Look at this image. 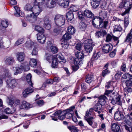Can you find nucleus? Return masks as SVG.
<instances>
[{"instance_id": "32", "label": "nucleus", "mask_w": 132, "mask_h": 132, "mask_svg": "<svg viewBox=\"0 0 132 132\" xmlns=\"http://www.w3.org/2000/svg\"><path fill=\"white\" fill-rule=\"evenodd\" d=\"M101 55V53L100 52L94 54L92 58V60L93 61H95L98 58L100 57Z\"/></svg>"}, {"instance_id": "31", "label": "nucleus", "mask_w": 132, "mask_h": 132, "mask_svg": "<svg viewBox=\"0 0 132 132\" xmlns=\"http://www.w3.org/2000/svg\"><path fill=\"white\" fill-rule=\"evenodd\" d=\"M61 32V29L60 27H55L53 29V32L54 35L56 36Z\"/></svg>"}, {"instance_id": "37", "label": "nucleus", "mask_w": 132, "mask_h": 132, "mask_svg": "<svg viewBox=\"0 0 132 132\" xmlns=\"http://www.w3.org/2000/svg\"><path fill=\"white\" fill-rule=\"evenodd\" d=\"M68 31L71 35L73 34L75 32V29L72 26L69 27L68 28Z\"/></svg>"}, {"instance_id": "15", "label": "nucleus", "mask_w": 132, "mask_h": 132, "mask_svg": "<svg viewBox=\"0 0 132 132\" xmlns=\"http://www.w3.org/2000/svg\"><path fill=\"white\" fill-rule=\"evenodd\" d=\"M124 122L128 125V126H132V119L129 115H127L124 117Z\"/></svg>"}, {"instance_id": "11", "label": "nucleus", "mask_w": 132, "mask_h": 132, "mask_svg": "<svg viewBox=\"0 0 132 132\" xmlns=\"http://www.w3.org/2000/svg\"><path fill=\"white\" fill-rule=\"evenodd\" d=\"M38 16V15L32 13L29 15H27V18L29 22L33 23L36 22V18Z\"/></svg>"}, {"instance_id": "13", "label": "nucleus", "mask_w": 132, "mask_h": 132, "mask_svg": "<svg viewBox=\"0 0 132 132\" xmlns=\"http://www.w3.org/2000/svg\"><path fill=\"white\" fill-rule=\"evenodd\" d=\"M97 18V20H98V19L99 20V28H103L104 29H106L108 23V21H106L104 22L103 24L102 25V24L103 22V20L100 17H96Z\"/></svg>"}, {"instance_id": "51", "label": "nucleus", "mask_w": 132, "mask_h": 132, "mask_svg": "<svg viewBox=\"0 0 132 132\" xmlns=\"http://www.w3.org/2000/svg\"><path fill=\"white\" fill-rule=\"evenodd\" d=\"M36 102L37 105L39 106H41L44 104V102L43 100H40L37 101L35 100Z\"/></svg>"}, {"instance_id": "14", "label": "nucleus", "mask_w": 132, "mask_h": 132, "mask_svg": "<svg viewBox=\"0 0 132 132\" xmlns=\"http://www.w3.org/2000/svg\"><path fill=\"white\" fill-rule=\"evenodd\" d=\"M124 9L130 10L132 5V0H124Z\"/></svg>"}, {"instance_id": "50", "label": "nucleus", "mask_w": 132, "mask_h": 132, "mask_svg": "<svg viewBox=\"0 0 132 132\" xmlns=\"http://www.w3.org/2000/svg\"><path fill=\"white\" fill-rule=\"evenodd\" d=\"M1 24L3 27L6 28L9 25L8 21L6 20L2 21Z\"/></svg>"}, {"instance_id": "47", "label": "nucleus", "mask_w": 132, "mask_h": 132, "mask_svg": "<svg viewBox=\"0 0 132 132\" xmlns=\"http://www.w3.org/2000/svg\"><path fill=\"white\" fill-rule=\"evenodd\" d=\"M129 18L128 15L126 16L124 19V23L125 26L126 27H127L129 23Z\"/></svg>"}, {"instance_id": "38", "label": "nucleus", "mask_w": 132, "mask_h": 132, "mask_svg": "<svg viewBox=\"0 0 132 132\" xmlns=\"http://www.w3.org/2000/svg\"><path fill=\"white\" fill-rule=\"evenodd\" d=\"M66 17L68 21H70L73 18V15L72 13L68 12L67 14Z\"/></svg>"}, {"instance_id": "26", "label": "nucleus", "mask_w": 132, "mask_h": 132, "mask_svg": "<svg viewBox=\"0 0 132 132\" xmlns=\"http://www.w3.org/2000/svg\"><path fill=\"white\" fill-rule=\"evenodd\" d=\"M24 45L27 48L29 49H30L34 46V43L30 40L27 41Z\"/></svg>"}, {"instance_id": "27", "label": "nucleus", "mask_w": 132, "mask_h": 132, "mask_svg": "<svg viewBox=\"0 0 132 132\" xmlns=\"http://www.w3.org/2000/svg\"><path fill=\"white\" fill-rule=\"evenodd\" d=\"M56 57L57 62V60L59 62L65 63L66 62V60L64 59L63 56L61 53H59Z\"/></svg>"}, {"instance_id": "59", "label": "nucleus", "mask_w": 132, "mask_h": 132, "mask_svg": "<svg viewBox=\"0 0 132 132\" xmlns=\"http://www.w3.org/2000/svg\"><path fill=\"white\" fill-rule=\"evenodd\" d=\"M121 70L124 72H125L126 71L127 68L126 66V65L125 64H122L121 67Z\"/></svg>"}, {"instance_id": "35", "label": "nucleus", "mask_w": 132, "mask_h": 132, "mask_svg": "<svg viewBox=\"0 0 132 132\" xmlns=\"http://www.w3.org/2000/svg\"><path fill=\"white\" fill-rule=\"evenodd\" d=\"M132 39V28L130 30V32L127 35L126 39L125 40L126 42H129Z\"/></svg>"}, {"instance_id": "42", "label": "nucleus", "mask_w": 132, "mask_h": 132, "mask_svg": "<svg viewBox=\"0 0 132 132\" xmlns=\"http://www.w3.org/2000/svg\"><path fill=\"white\" fill-rule=\"evenodd\" d=\"M32 6L31 4H27L24 7V9L26 11H32Z\"/></svg>"}, {"instance_id": "5", "label": "nucleus", "mask_w": 132, "mask_h": 132, "mask_svg": "<svg viewBox=\"0 0 132 132\" xmlns=\"http://www.w3.org/2000/svg\"><path fill=\"white\" fill-rule=\"evenodd\" d=\"M18 79H9L7 80V84L8 87L13 89L18 84Z\"/></svg>"}, {"instance_id": "9", "label": "nucleus", "mask_w": 132, "mask_h": 132, "mask_svg": "<svg viewBox=\"0 0 132 132\" xmlns=\"http://www.w3.org/2000/svg\"><path fill=\"white\" fill-rule=\"evenodd\" d=\"M112 90H106L104 93V95L100 96L99 97V99H107L110 98V99H112V98L111 97V96L109 94L111 93L112 92Z\"/></svg>"}, {"instance_id": "7", "label": "nucleus", "mask_w": 132, "mask_h": 132, "mask_svg": "<svg viewBox=\"0 0 132 132\" xmlns=\"http://www.w3.org/2000/svg\"><path fill=\"white\" fill-rule=\"evenodd\" d=\"M75 108V107L74 106H73L70 107L69 109L67 110L66 113L64 114L65 118L69 119L71 118L72 117L73 113V110Z\"/></svg>"}, {"instance_id": "34", "label": "nucleus", "mask_w": 132, "mask_h": 132, "mask_svg": "<svg viewBox=\"0 0 132 132\" xmlns=\"http://www.w3.org/2000/svg\"><path fill=\"white\" fill-rule=\"evenodd\" d=\"M71 38V35L68 32H66L63 36L62 39L68 41Z\"/></svg>"}, {"instance_id": "16", "label": "nucleus", "mask_w": 132, "mask_h": 132, "mask_svg": "<svg viewBox=\"0 0 132 132\" xmlns=\"http://www.w3.org/2000/svg\"><path fill=\"white\" fill-rule=\"evenodd\" d=\"M114 117L116 120H119L124 119V116L121 112H118L114 114Z\"/></svg>"}, {"instance_id": "18", "label": "nucleus", "mask_w": 132, "mask_h": 132, "mask_svg": "<svg viewBox=\"0 0 132 132\" xmlns=\"http://www.w3.org/2000/svg\"><path fill=\"white\" fill-rule=\"evenodd\" d=\"M5 63L7 65H10L14 62L13 58L11 57H6L4 59Z\"/></svg>"}, {"instance_id": "29", "label": "nucleus", "mask_w": 132, "mask_h": 132, "mask_svg": "<svg viewBox=\"0 0 132 132\" xmlns=\"http://www.w3.org/2000/svg\"><path fill=\"white\" fill-rule=\"evenodd\" d=\"M93 75H87L86 77V81L88 83H91L93 81Z\"/></svg>"}, {"instance_id": "2", "label": "nucleus", "mask_w": 132, "mask_h": 132, "mask_svg": "<svg viewBox=\"0 0 132 132\" xmlns=\"http://www.w3.org/2000/svg\"><path fill=\"white\" fill-rule=\"evenodd\" d=\"M54 20L55 24L58 26L61 27L65 24V18L62 15L59 14L56 15L54 18Z\"/></svg>"}, {"instance_id": "23", "label": "nucleus", "mask_w": 132, "mask_h": 132, "mask_svg": "<svg viewBox=\"0 0 132 132\" xmlns=\"http://www.w3.org/2000/svg\"><path fill=\"white\" fill-rule=\"evenodd\" d=\"M24 54L22 52L18 53L16 55L17 59L20 62L23 61L24 60Z\"/></svg>"}, {"instance_id": "30", "label": "nucleus", "mask_w": 132, "mask_h": 132, "mask_svg": "<svg viewBox=\"0 0 132 132\" xmlns=\"http://www.w3.org/2000/svg\"><path fill=\"white\" fill-rule=\"evenodd\" d=\"M75 55L76 58L82 60L84 58V55L83 52L82 51L78 52V51H77Z\"/></svg>"}, {"instance_id": "63", "label": "nucleus", "mask_w": 132, "mask_h": 132, "mask_svg": "<svg viewBox=\"0 0 132 132\" xmlns=\"http://www.w3.org/2000/svg\"><path fill=\"white\" fill-rule=\"evenodd\" d=\"M30 121L28 120L26 121L24 123L23 127L25 128H27L30 125Z\"/></svg>"}, {"instance_id": "19", "label": "nucleus", "mask_w": 132, "mask_h": 132, "mask_svg": "<svg viewBox=\"0 0 132 132\" xmlns=\"http://www.w3.org/2000/svg\"><path fill=\"white\" fill-rule=\"evenodd\" d=\"M33 91V90L31 87L27 88L23 92V95L24 97H26L29 94L32 93Z\"/></svg>"}, {"instance_id": "61", "label": "nucleus", "mask_w": 132, "mask_h": 132, "mask_svg": "<svg viewBox=\"0 0 132 132\" xmlns=\"http://www.w3.org/2000/svg\"><path fill=\"white\" fill-rule=\"evenodd\" d=\"M116 52V50L114 49V50L111 52L109 54V56L111 57H113L115 56Z\"/></svg>"}, {"instance_id": "45", "label": "nucleus", "mask_w": 132, "mask_h": 132, "mask_svg": "<svg viewBox=\"0 0 132 132\" xmlns=\"http://www.w3.org/2000/svg\"><path fill=\"white\" fill-rule=\"evenodd\" d=\"M78 125L81 127V128L82 130L88 129L87 127L84 126V123L82 121H79L78 123Z\"/></svg>"}, {"instance_id": "40", "label": "nucleus", "mask_w": 132, "mask_h": 132, "mask_svg": "<svg viewBox=\"0 0 132 132\" xmlns=\"http://www.w3.org/2000/svg\"><path fill=\"white\" fill-rule=\"evenodd\" d=\"M37 63L35 59H31L30 61L29 64L32 67H35L37 65Z\"/></svg>"}, {"instance_id": "21", "label": "nucleus", "mask_w": 132, "mask_h": 132, "mask_svg": "<svg viewBox=\"0 0 132 132\" xmlns=\"http://www.w3.org/2000/svg\"><path fill=\"white\" fill-rule=\"evenodd\" d=\"M84 16L87 18H94V15L90 10H86L84 12Z\"/></svg>"}, {"instance_id": "52", "label": "nucleus", "mask_w": 132, "mask_h": 132, "mask_svg": "<svg viewBox=\"0 0 132 132\" xmlns=\"http://www.w3.org/2000/svg\"><path fill=\"white\" fill-rule=\"evenodd\" d=\"M52 52L53 53H55L57 52L58 51V49L55 46H51L50 47Z\"/></svg>"}, {"instance_id": "39", "label": "nucleus", "mask_w": 132, "mask_h": 132, "mask_svg": "<svg viewBox=\"0 0 132 132\" xmlns=\"http://www.w3.org/2000/svg\"><path fill=\"white\" fill-rule=\"evenodd\" d=\"M82 60V59L76 58L74 60V64L78 65H80L82 64L83 61Z\"/></svg>"}, {"instance_id": "48", "label": "nucleus", "mask_w": 132, "mask_h": 132, "mask_svg": "<svg viewBox=\"0 0 132 132\" xmlns=\"http://www.w3.org/2000/svg\"><path fill=\"white\" fill-rule=\"evenodd\" d=\"M102 108V106L100 105L99 104L97 103L95 105L94 107V110L95 111H97L98 110H100Z\"/></svg>"}, {"instance_id": "17", "label": "nucleus", "mask_w": 132, "mask_h": 132, "mask_svg": "<svg viewBox=\"0 0 132 132\" xmlns=\"http://www.w3.org/2000/svg\"><path fill=\"white\" fill-rule=\"evenodd\" d=\"M111 129L114 132H120L121 130L119 126L117 123H113L111 124Z\"/></svg>"}, {"instance_id": "55", "label": "nucleus", "mask_w": 132, "mask_h": 132, "mask_svg": "<svg viewBox=\"0 0 132 132\" xmlns=\"http://www.w3.org/2000/svg\"><path fill=\"white\" fill-rule=\"evenodd\" d=\"M55 0H52L51 2V5L50 6H48L47 5V6L49 8H53L55 6Z\"/></svg>"}, {"instance_id": "25", "label": "nucleus", "mask_w": 132, "mask_h": 132, "mask_svg": "<svg viewBox=\"0 0 132 132\" xmlns=\"http://www.w3.org/2000/svg\"><path fill=\"white\" fill-rule=\"evenodd\" d=\"M33 106L31 104L27 102H26L23 101H22L21 107L22 109L29 108L33 107Z\"/></svg>"}, {"instance_id": "12", "label": "nucleus", "mask_w": 132, "mask_h": 132, "mask_svg": "<svg viewBox=\"0 0 132 132\" xmlns=\"http://www.w3.org/2000/svg\"><path fill=\"white\" fill-rule=\"evenodd\" d=\"M13 69V71L14 72V75H16L22 72L24 69V67L22 65H20L15 68L14 67Z\"/></svg>"}, {"instance_id": "49", "label": "nucleus", "mask_w": 132, "mask_h": 132, "mask_svg": "<svg viewBox=\"0 0 132 132\" xmlns=\"http://www.w3.org/2000/svg\"><path fill=\"white\" fill-rule=\"evenodd\" d=\"M35 29L36 31L41 33V32H43L44 31V29L43 28L38 26H35Z\"/></svg>"}, {"instance_id": "10", "label": "nucleus", "mask_w": 132, "mask_h": 132, "mask_svg": "<svg viewBox=\"0 0 132 132\" xmlns=\"http://www.w3.org/2000/svg\"><path fill=\"white\" fill-rule=\"evenodd\" d=\"M113 48V46L111 44H106L102 47L103 51L106 53H108L111 51Z\"/></svg>"}, {"instance_id": "53", "label": "nucleus", "mask_w": 132, "mask_h": 132, "mask_svg": "<svg viewBox=\"0 0 132 132\" xmlns=\"http://www.w3.org/2000/svg\"><path fill=\"white\" fill-rule=\"evenodd\" d=\"M23 40H24L23 38H21L18 40L15 43V45L16 46L19 45L23 43Z\"/></svg>"}, {"instance_id": "46", "label": "nucleus", "mask_w": 132, "mask_h": 132, "mask_svg": "<svg viewBox=\"0 0 132 132\" xmlns=\"http://www.w3.org/2000/svg\"><path fill=\"white\" fill-rule=\"evenodd\" d=\"M122 28L119 25H117L114 26V31H121L122 30Z\"/></svg>"}, {"instance_id": "36", "label": "nucleus", "mask_w": 132, "mask_h": 132, "mask_svg": "<svg viewBox=\"0 0 132 132\" xmlns=\"http://www.w3.org/2000/svg\"><path fill=\"white\" fill-rule=\"evenodd\" d=\"M63 2L59 3L60 5L64 8L67 7L69 5V0H63Z\"/></svg>"}, {"instance_id": "28", "label": "nucleus", "mask_w": 132, "mask_h": 132, "mask_svg": "<svg viewBox=\"0 0 132 132\" xmlns=\"http://www.w3.org/2000/svg\"><path fill=\"white\" fill-rule=\"evenodd\" d=\"M131 75L129 73H126L124 74L122 77L121 81H124L127 80H130Z\"/></svg>"}, {"instance_id": "44", "label": "nucleus", "mask_w": 132, "mask_h": 132, "mask_svg": "<svg viewBox=\"0 0 132 132\" xmlns=\"http://www.w3.org/2000/svg\"><path fill=\"white\" fill-rule=\"evenodd\" d=\"M81 47L82 46L80 43L77 44L75 46V52H76L77 51H78V52L81 51Z\"/></svg>"}, {"instance_id": "56", "label": "nucleus", "mask_w": 132, "mask_h": 132, "mask_svg": "<svg viewBox=\"0 0 132 132\" xmlns=\"http://www.w3.org/2000/svg\"><path fill=\"white\" fill-rule=\"evenodd\" d=\"M125 83L127 87H130L132 85V81L131 80H126Z\"/></svg>"}, {"instance_id": "3", "label": "nucleus", "mask_w": 132, "mask_h": 132, "mask_svg": "<svg viewBox=\"0 0 132 132\" xmlns=\"http://www.w3.org/2000/svg\"><path fill=\"white\" fill-rule=\"evenodd\" d=\"M84 47L86 52L88 54L90 53L92 50L94 46L92 39H88L85 40Z\"/></svg>"}, {"instance_id": "58", "label": "nucleus", "mask_w": 132, "mask_h": 132, "mask_svg": "<svg viewBox=\"0 0 132 132\" xmlns=\"http://www.w3.org/2000/svg\"><path fill=\"white\" fill-rule=\"evenodd\" d=\"M4 112L6 114H11L13 113V112L8 108L5 109Z\"/></svg>"}, {"instance_id": "62", "label": "nucleus", "mask_w": 132, "mask_h": 132, "mask_svg": "<svg viewBox=\"0 0 132 132\" xmlns=\"http://www.w3.org/2000/svg\"><path fill=\"white\" fill-rule=\"evenodd\" d=\"M99 104L100 105H104L105 103V100H99L98 102L97 103Z\"/></svg>"}, {"instance_id": "41", "label": "nucleus", "mask_w": 132, "mask_h": 132, "mask_svg": "<svg viewBox=\"0 0 132 132\" xmlns=\"http://www.w3.org/2000/svg\"><path fill=\"white\" fill-rule=\"evenodd\" d=\"M86 25L83 22H81L79 24V27L82 31H84L86 28Z\"/></svg>"}, {"instance_id": "1", "label": "nucleus", "mask_w": 132, "mask_h": 132, "mask_svg": "<svg viewBox=\"0 0 132 132\" xmlns=\"http://www.w3.org/2000/svg\"><path fill=\"white\" fill-rule=\"evenodd\" d=\"M50 0H35V3H37L38 5H34L32 7V13L35 15H38L40 12L42 11V8L40 7L39 5H43L44 2L46 1H49Z\"/></svg>"}, {"instance_id": "24", "label": "nucleus", "mask_w": 132, "mask_h": 132, "mask_svg": "<svg viewBox=\"0 0 132 132\" xmlns=\"http://www.w3.org/2000/svg\"><path fill=\"white\" fill-rule=\"evenodd\" d=\"M100 0H96L92 1L91 2V4L93 8L96 9L98 7L100 3Z\"/></svg>"}, {"instance_id": "60", "label": "nucleus", "mask_w": 132, "mask_h": 132, "mask_svg": "<svg viewBox=\"0 0 132 132\" xmlns=\"http://www.w3.org/2000/svg\"><path fill=\"white\" fill-rule=\"evenodd\" d=\"M113 36H112L110 34H108L106 37V42H109L111 40Z\"/></svg>"}, {"instance_id": "6", "label": "nucleus", "mask_w": 132, "mask_h": 132, "mask_svg": "<svg viewBox=\"0 0 132 132\" xmlns=\"http://www.w3.org/2000/svg\"><path fill=\"white\" fill-rule=\"evenodd\" d=\"M43 20L44 27L47 30L50 29L51 28V22L49 17L47 16H45L43 18Z\"/></svg>"}, {"instance_id": "43", "label": "nucleus", "mask_w": 132, "mask_h": 132, "mask_svg": "<svg viewBox=\"0 0 132 132\" xmlns=\"http://www.w3.org/2000/svg\"><path fill=\"white\" fill-rule=\"evenodd\" d=\"M68 128L70 130L73 132H78L79 130L77 127L73 126H68Z\"/></svg>"}, {"instance_id": "22", "label": "nucleus", "mask_w": 132, "mask_h": 132, "mask_svg": "<svg viewBox=\"0 0 132 132\" xmlns=\"http://www.w3.org/2000/svg\"><path fill=\"white\" fill-rule=\"evenodd\" d=\"M106 32L105 30L102 29L97 31L96 33V36L98 37H102L106 35Z\"/></svg>"}, {"instance_id": "64", "label": "nucleus", "mask_w": 132, "mask_h": 132, "mask_svg": "<svg viewBox=\"0 0 132 132\" xmlns=\"http://www.w3.org/2000/svg\"><path fill=\"white\" fill-rule=\"evenodd\" d=\"M110 72V71L107 69H105L103 70L102 72V75L103 77H104L106 75Z\"/></svg>"}, {"instance_id": "57", "label": "nucleus", "mask_w": 132, "mask_h": 132, "mask_svg": "<svg viewBox=\"0 0 132 132\" xmlns=\"http://www.w3.org/2000/svg\"><path fill=\"white\" fill-rule=\"evenodd\" d=\"M125 129L126 130L129 132H132V126L129 127L128 126L126 125L124 126Z\"/></svg>"}, {"instance_id": "33", "label": "nucleus", "mask_w": 132, "mask_h": 132, "mask_svg": "<svg viewBox=\"0 0 132 132\" xmlns=\"http://www.w3.org/2000/svg\"><path fill=\"white\" fill-rule=\"evenodd\" d=\"M31 76L30 73L28 74L26 76V80L28 84L31 85L32 87L33 86V84L31 81Z\"/></svg>"}, {"instance_id": "54", "label": "nucleus", "mask_w": 132, "mask_h": 132, "mask_svg": "<svg viewBox=\"0 0 132 132\" xmlns=\"http://www.w3.org/2000/svg\"><path fill=\"white\" fill-rule=\"evenodd\" d=\"M78 15L79 19L81 20H82L84 18V12H79L78 13Z\"/></svg>"}, {"instance_id": "4", "label": "nucleus", "mask_w": 132, "mask_h": 132, "mask_svg": "<svg viewBox=\"0 0 132 132\" xmlns=\"http://www.w3.org/2000/svg\"><path fill=\"white\" fill-rule=\"evenodd\" d=\"M48 54H46L45 57V59L48 61L50 62L52 59V67L53 68H57L58 65V62L57 61V59L55 56L52 55H48Z\"/></svg>"}, {"instance_id": "8", "label": "nucleus", "mask_w": 132, "mask_h": 132, "mask_svg": "<svg viewBox=\"0 0 132 132\" xmlns=\"http://www.w3.org/2000/svg\"><path fill=\"white\" fill-rule=\"evenodd\" d=\"M37 39L39 43L44 44L45 43L46 37L44 35L39 33L37 34Z\"/></svg>"}, {"instance_id": "20", "label": "nucleus", "mask_w": 132, "mask_h": 132, "mask_svg": "<svg viewBox=\"0 0 132 132\" xmlns=\"http://www.w3.org/2000/svg\"><path fill=\"white\" fill-rule=\"evenodd\" d=\"M14 8L16 11V13L14 14L15 16L17 17H19L20 16L21 17L24 16V14L23 13H22V11L20 10L18 7L16 6H14Z\"/></svg>"}]
</instances>
